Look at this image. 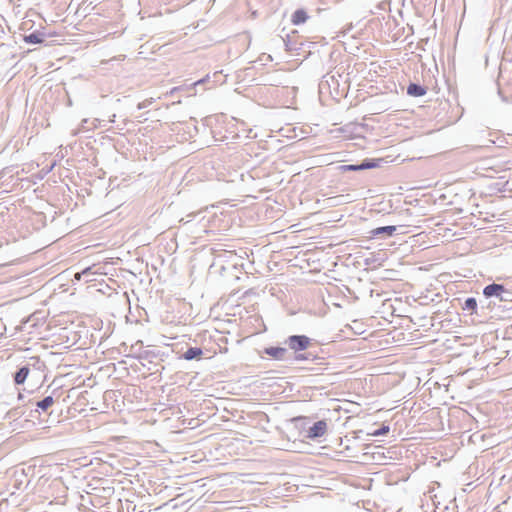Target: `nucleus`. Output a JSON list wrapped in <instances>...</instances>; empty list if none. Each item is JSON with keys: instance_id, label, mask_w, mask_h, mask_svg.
Masks as SVG:
<instances>
[{"instance_id": "obj_12", "label": "nucleus", "mask_w": 512, "mask_h": 512, "mask_svg": "<svg viewBox=\"0 0 512 512\" xmlns=\"http://www.w3.org/2000/svg\"><path fill=\"white\" fill-rule=\"evenodd\" d=\"M462 308L470 311L471 314L477 313V300L474 297H468Z\"/></svg>"}, {"instance_id": "obj_6", "label": "nucleus", "mask_w": 512, "mask_h": 512, "mask_svg": "<svg viewBox=\"0 0 512 512\" xmlns=\"http://www.w3.org/2000/svg\"><path fill=\"white\" fill-rule=\"evenodd\" d=\"M427 92V89L417 83H410L407 87V94L413 97H421L424 96Z\"/></svg>"}, {"instance_id": "obj_10", "label": "nucleus", "mask_w": 512, "mask_h": 512, "mask_svg": "<svg viewBox=\"0 0 512 512\" xmlns=\"http://www.w3.org/2000/svg\"><path fill=\"white\" fill-rule=\"evenodd\" d=\"M308 14L304 9H297L293 14L291 21L294 25H300L306 22Z\"/></svg>"}, {"instance_id": "obj_7", "label": "nucleus", "mask_w": 512, "mask_h": 512, "mask_svg": "<svg viewBox=\"0 0 512 512\" xmlns=\"http://www.w3.org/2000/svg\"><path fill=\"white\" fill-rule=\"evenodd\" d=\"M54 404L52 396H46L42 400L36 402V412H47V410Z\"/></svg>"}, {"instance_id": "obj_17", "label": "nucleus", "mask_w": 512, "mask_h": 512, "mask_svg": "<svg viewBox=\"0 0 512 512\" xmlns=\"http://www.w3.org/2000/svg\"><path fill=\"white\" fill-rule=\"evenodd\" d=\"M91 270H92L91 267H87L84 270H82L81 272L76 273L75 278L77 280H80L82 277H88L89 275L92 274Z\"/></svg>"}, {"instance_id": "obj_18", "label": "nucleus", "mask_w": 512, "mask_h": 512, "mask_svg": "<svg viewBox=\"0 0 512 512\" xmlns=\"http://www.w3.org/2000/svg\"><path fill=\"white\" fill-rule=\"evenodd\" d=\"M311 358H312V354L311 353H298L294 357V359L296 361H304V360H309Z\"/></svg>"}, {"instance_id": "obj_22", "label": "nucleus", "mask_w": 512, "mask_h": 512, "mask_svg": "<svg viewBox=\"0 0 512 512\" xmlns=\"http://www.w3.org/2000/svg\"><path fill=\"white\" fill-rule=\"evenodd\" d=\"M98 123H99V120L98 119H94L93 122H92V124H93L92 128H96Z\"/></svg>"}, {"instance_id": "obj_4", "label": "nucleus", "mask_w": 512, "mask_h": 512, "mask_svg": "<svg viewBox=\"0 0 512 512\" xmlns=\"http://www.w3.org/2000/svg\"><path fill=\"white\" fill-rule=\"evenodd\" d=\"M398 227L399 226L394 225L377 227L370 231V236L375 238L386 239L392 236L396 232Z\"/></svg>"}, {"instance_id": "obj_13", "label": "nucleus", "mask_w": 512, "mask_h": 512, "mask_svg": "<svg viewBox=\"0 0 512 512\" xmlns=\"http://www.w3.org/2000/svg\"><path fill=\"white\" fill-rule=\"evenodd\" d=\"M360 166L361 170L376 168L379 166V160L367 158L360 163Z\"/></svg>"}, {"instance_id": "obj_19", "label": "nucleus", "mask_w": 512, "mask_h": 512, "mask_svg": "<svg viewBox=\"0 0 512 512\" xmlns=\"http://www.w3.org/2000/svg\"><path fill=\"white\" fill-rule=\"evenodd\" d=\"M284 45H285V49L286 51H292V50H295L296 48L292 45L291 41H290V38H289V35L286 36V38H281Z\"/></svg>"}, {"instance_id": "obj_11", "label": "nucleus", "mask_w": 512, "mask_h": 512, "mask_svg": "<svg viewBox=\"0 0 512 512\" xmlns=\"http://www.w3.org/2000/svg\"><path fill=\"white\" fill-rule=\"evenodd\" d=\"M24 41L28 44H39L44 41V34L39 32H33L29 35L24 36Z\"/></svg>"}, {"instance_id": "obj_8", "label": "nucleus", "mask_w": 512, "mask_h": 512, "mask_svg": "<svg viewBox=\"0 0 512 512\" xmlns=\"http://www.w3.org/2000/svg\"><path fill=\"white\" fill-rule=\"evenodd\" d=\"M29 372H30V369L28 366H22L20 367L15 375H14V382L17 384V385H20V384H23L25 382V380L27 379L28 375H29Z\"/></svg>"}, {"instance_id": "obj_5", "label": "nucleus", "mask_w": 512, "mask_h": 512, "mask_svg": "<svg viewBox=\"0 0 512 512\" xmlns=\"http://www.w3.org/2000/svg\"><path fill=\"white\" fill-rule=\"evenodd\" d=\"M264 353L276 360H284L288 350L284 347H267L264 349Z\"/></svg>"}, {"instance_id": "obj_14", "label": "nucleus", "mask_w": 512, "mask_h": 512, "mask_svg": "<svg viewBox=\"0 0 512 512\" xmlns=\"http://www.w3.org/2000/svg\"><path fill=\"white\" fill-rule=\"evenodd\" d=\"M22 414H23V411L20 408H13L6 413L5 418L6 419H16V418L20 417Z\"/></svg>"}, {"instance_id": "obj_9", "label": "nucleus", "mask_w": 512, "mask_h": 512, "mask_svg": "<svg viewBox=\"0 0 512 512\" xmlns=\"http://www.w3.org/2000/svg\"><path fill=\"white\" fill-rule=\"evenodd\" d=\"M203 351L200 347H189L183 354V358L185 360L191 361L194 359H199Z\"/></svg>"}, {"instance_id": "obj_16", "label": "nucleus", "mask_w": 512, "mask_h": 512, "mask_svg": "<svg viewBox=\"0 0 512 512\" xmlns=\"http://www.w3.org/2000/svg\"><path fill=\"white\" fill-rule=\"evenodd\" d=\"M390 428L388 425H382L379 429L375 430L371 434L373 436H383L386 435L389 432Z\"/></svg>"}, {"instance_id": "obj_21", "label": "nucleus", "mask_w": 512, "mask_h": 512, "mask_svg": "<svg viewBox=\"0 0 512 512\" xmlns=\"http://www.w3.org/2000/svg\"><path fill=\"white\" fill-rule=\"evenodd\" d=\"M88 123V120L87 119H83L82 122H81V125H80V128L74 132V135L78 134L80 130H85L87 129L86 128V124Z\"/></svg>"}, {"instance_id": "obj_3", "label": "nucleus", "mask_w": 512, "mask_h": 512, "mask_svg": "<svg viewBox=\"0 0 512 512\" xmlns=\"http://www.w3.org/2000/svg\"><path fill=\"white\" fill-rule=\"evenodd\" d=\"M327 430V423L324 420L315 422L307 431V437L316 439L322 437Z\"/></svg>"}, {"instance_id": "obj_24", "label": "nucleus", "mask_w": 512, "mask_h": 512, "mask_svg": "<svg viewBox=\"0 0 512 512\" xmlns=\"http://www.w3.org/2000/svg\"><path fill=\"white\" fill-rule=\"evenodd\" d=\"M115 117H116V115L114 114V115L112 116V118L110 119V122H114V121H115Z\"/></svg>"}, {"instance_id": "obj_20", "label": "nucleus", "mask_w": 512, "mask_h": 512, "mask_svg": "<svg viewBox=\"0 0 512 512\" xmlns=\"http://www.w3.org/2000/svg\"><path fill=\"white\" fill-rule=\"evenodd\" d=\"M151 104V100H145L138 104V109H144L147 108Z\"/></svg>"}, {"instance_id": "obj_2", "label": "nucleus", "mask_w": 512, "mask_h": 512, "mask_svg": "<svg viewBox=\"0 0 512 512\" xmlns=\"http://www.w3.org/2000/svg\"><path fill=\"white\" fill-rule=\"evenodd\" d=\"M311 343V339L306 335H291L285 340V344L294 352L306 350Z\"/></svg>"}, {"instance_id": "obj_23", "label": "nucleus", "mask_w": 512, "mask_h": 512, "mask_svg": "<svg viewBox=\"0 0 512 512\" xmlns=\"http://www.w3.org/2000/svg\"><path fill=\"white\" fill-rule=\"evenodd\" d=\"M23 398V394L22 393H18V399L21 400Z\"/></svg>"}, {"instance_id": "obj_1", "label": "nucleus", "mask_w": 512, "mask_h": 512, "mask_svg": "<svg viewBox=\"0 0 512 512\" xmlns=\"http://www.w3.org/2000/svg\"><path fill=\"white\" fill-rule=\"evenodd\" d=\"M483 295L486 298H497L500 302H511L512 292L502 284L492 283L484 287Z\"/></svg>"}, {"instance_id": "obj_15", "label": "nucleus", "mask_w": 512, "mask_h": 512, "mask_svg": "<svg viewBox=\"0 0 512 512\" xmlns=\"http://www.w3.org/2000/svg\"><path fill=\"white\" fill-rule=\"evenodd\" d=\"M342 172L361 171L360 164H348L340 166Z\"/></svg>"}]
</instances>
